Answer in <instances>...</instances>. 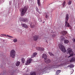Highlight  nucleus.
Wrapping results in <instances>:
<instances>
[{
  "label": "nucleus",
  "mask_w": 75,
  "mask_h": 75,
  "mask_svg": "<svg viewBox=\"0 0 75 75\" xmlns=\"http://www.w3.org/2000/svg\"><path fill=\"white\" fill-rule=\"evenodd\" d=\"M6 36H7V37H9V38H13V36H10L8 35H6Z\"/></svg>",
  "instance_id": "obj_25"
},
{
  "label": "nucleus",
  "mask_w": 75,
  "mask_h": 75,
  "mask_svg": "<svg viewBox=\"0 0 75 75\" xmlns=\"http://www.w3.org/2000/svg\"><path fill=\"white\" fill-rule=\"evenodd\" d=\"M20 62L18 61L16 64V65L17 67H18V66H19V65H20Z\"/></svg>",
  "instance_id": "obj_21"
},
{
  "label": "nucleus",
  "mask_w": 75,
  "mask_h": 75,
  "mask_svg": "<svg viewBox=\"0 0 75 75\" xmlns=\"http://www.w3.org/2000/svg\"><path fill=\"white\" fill-rule=\"evenodd\" d=\"M38 6H41V2H38Z\"/></svg>",
  "instance_id": "obj_26"
},
{
  "label": "nucleus",
  "mask_w": 75,
  "mask_h": 75,
  "mask_svg": "<svg viewBox=\"0 0 75 75\" xmlns=\"http://www.w3.org/2000/svg\"><path fill=\"white\" fill-rule=\"evenodd\" d=\"M20 20H21V21H23V22H27L28 21V20L27 18H20Z\"/></svg>",
  "instance_id": "obj_7"
},
{
  "label": "nucleus",
  "mask_w": 75,
  "mask_h": 75,
  "mask_svg": "<svg viewBox=\"0 0 75 75\" xmlns=\"http://www.w3.org/2000/svg\"><path fill=\"white\" fill-rule=\"evenodd\" d=\"M15 55H16V52L14 50H12L10 53V55L11 57L14 58L15 57Z\"/></svg>",
  "instance_id": "obj_4"
},
{
  "label": "nucleus",
  "mask_w": 75,
  "mask_h": 75,
  "mask_svg": "<svg viewBox=\"0 0 75 75\" xmlns=\"http://www.w3.org/2000/svg\"><path fill=\"white\" fill-rule=\"evenodd\" d=\"M28 9V8L27 7H26V6H25L23 8H22L21 10H20V12H21V16H23L25 15V13L27 12Z\"/></svg>",
  "instance_id": "obj_1"
},
{
  "label": "nucleus",
  "mask_w": 75,
  "mask_h": 75,
  "mask_svg": "<svg viewBox=\"0 0 75 75\" xmlns=\"http://www.w3.org/2000/svg\"><path fill=\"white\" fill-rule=\"evenodd\" d=\"M44 61H45V62H46V63H47V64L50 63V62L51 61V60L48 59H47L46 60H44Z\"/></svg>",
  "instance_id": "obj_12"
},
{
  "label": "nucleus",
  "mask_w": 75,
  "mask_h": 75,
  "mask_svg": "<svg viewBox=\"0 0 75 75\" xmlns=\"http://www.w3.org/2000/svg\"><path fill=\"white\" fill-rule=\"evenodd\" d=\"M69 54L70 56H69L68 58H69L71 57H72L74 54V52L72 51V50H70L69 51Z\"/></svg>",
  "instance_id": "obj_5"
},
{
  "label": "nucleus",
  "mask_w": 75,
  "mask_h": 75,
  "mask_svg": "<svg viewBox=\"0 0 75 75\" xmlns=\"http://www.w3.org/2000/svg\"><path fill=\"white\" fill-rule=\"evenodd\" d=\"M47 56L45 54H43L42 55V58L43 59L44 58L45 60H46V59H47Z\"/></svg>",
  "instance_id": "obj_11"
},
{
  "label": "nucleus",
  "mask_w": 75,
  "mask_h": 75,
  "mask_svg": "<svg viewBox=\"0 0 75 75\" xmlns=\"http://www.w3.org/2000/svg\"><path fill=\"white\" fill-rule=\"evenodd\" d=\"M21 61L23 64H24V62H25V59L24 58H22L21 59Z\"/></svg>",
  "instance_id": "obj_17"
},
{
  "label": "nucleus",
  "mask_w": 75,
  "mask_h": 75,
  "mask_svg": "<svg viewBox=\"0 0 75 75\" xmlns=\"http://www.w3.org/2000/svg\"><path fill=\"white\" fill-rule=\"evenodd\" d=\"M65 5V1H64L63 2V7H64Z\"/></svg>",
  "instance_id": "obj_27"
},
{
  "label": "nucleus",
  "mask_w": 75,
  "mask_h": 75,
  "mask_svg": "<svg viewBox=\"0 0 75 75\" xmlns=\"http://www.w3.org/2000/svg\"><path fill=\"white\" fill-rule=\"evenodd\" d=\"M37 11L39 13V14H41V12H40L39 11Z\"/></svg>",
  "instance_id": "obj_31"
},
{
  "label": "nucleus",
  "mask_w": 75,
  "mask_h": 75,
  "mask_svg": "<svg viewBox=\"0 0 75 75\" xmlns=\"http://www.w3.org/2000/svg\"><path fill=\"white\" fill-rule=\"evenodd\" d=\"M75 58L74 57L71 58V59L70 61V62H75Z\"/></svg>",
  "instance_id": "obj_18"
},
{
  "label": "nucleus",
  "mask_w": 75,
  "mask_h": 75,
  "mask_svg": "<svg viewBox=\"0 0 75 75\" xmlns=\"http://www.w3.org/2000/svg\"><path fill=\"white\" fill-rule=\"evenodd\" d=\"M31 61H32V59H29L28 60H27V62L25 63V65H27L30 64Z\"/></svg>",
  "instance_id": "obj_9"
},
{
  "label": "nucleus",
  "mask_w": 75,
  "mask_h": 75,
  "mask_svg": "<svg viewBox=\"0 0 75 75\" xmlns=\"http://www.w3.org/2000/svg\"><path fill=\"white\" fill-rule=\"evenodd\" d=\"M44 23V22H43V23Z\"/></svg>",
  "instance_id": "obj_35"
},
{
  "label": "nucleus",
  "mask_w": 75,
  "mask_h": 75,
  "mask_svg": "<svg viewBox=\"0 0 75 75\" xmlns=\"http://www.w3.org/2000/svg\"><path fill=\"white\" fill-rule=\"evenodd\" d=\"M37 1H38V3L39 2H40V0H37Z\"/></svg>",
  "instance_id": "obj_32"
},
{
  "label": "nucleus",
  "mask_w": 75,
  "mask_h": 75,
  "mask_svg": "<svg viewBox=\"0 0 75 75\" xmlns=\"http://www.w3.org/2000/svg\"><path fill=\"white\" fill-rule=\"evenodd\" d=\"M30 27L31 28H34L35 27V25H31Z\"/></svg>",
  "instance_id": "obj_22"
},
{
  "label": "nucleus",
  "mask_w": 75,
  "mask_h": 75,
  "mask_svg": "<svg viewBox=\"0 0 75 75\" xmlns=\"http://www.w3.org/2000/svg\"><path fill=\"white\" fill-rule=\"evenodd\" d=\"M67 67H69V68H70V65H69V66H67Z\"/></svg>",
  "instance_id": "obj_34"
},
{
  "label": "nucleus",
  "mask_w": 75,
  "mask_h": 75,
  "mask_svg": "<svg viewBox=\"0 0 75 75\" xmlns=\"http://www.w3.org/2000/svg\"><path fill=\"white\" fill-rule=\"evenodd\" d=\"M49 54L51 56H54V55L50 52H49Z\"/></svg>",
  "instance_id": "obj_23"
},
{
  "label": "nucleus",
  "mask_w": 75,
  "mask_h": 75,
  "mask_svg": "<svg viewBox=\"0 0 75 75\" xmlns=\"http://www.w3.org/2000/svg\"><path fill=\"white\" fill-rule=\"evenodd\" d=\"M62 34H63V35H65L67 34V32L65 31H63L62 32Z\"/></svg>",
  "instance_id": "obj_16"
},
{
  "label": "nucleus",
  "mask_w": 75,
  "mask_h": 75,
  "mask_svg": "<svg viewBox=\"0 0 75 75\" xmlns=\"http://www.w3.org/2000/svg\"><path fill=\"white\" fill-rule=\"evenodd\" d=\"M70 65V68H74V66L72 64H71Z\"/></svg>",
  "instance_id": "obj_28"
},
{
  "label": "nucleus",
  "mask_w": 75,
  "mask_h": 75,
  "mask_svg": "<svg viewBox=\"0 0 75 75\" xmlns=\"http://www.w3.org/2000/svg\"><path fill=\"white\" fill-rule=\"evenodd\" d=\"M61 72V71L60 70H57L56 72V75H58L60 73V72Z\"/></svg>",
  "instance_id": "obj_19"
},
{
  "label": "nucleus",
  "mask_w": 75,
  "mask_h": 75,
  "mask_svg": "<svg viewBox=\"0 0 75 75\" xmlns=\"http://www.w3.org/2000/svg\"><path fill=\"white\" fill-rule=\"evenodd\" d=\"M21 25L23 27H24L25 28H28V26L25 24H22Z\"/></svg>",
  "instance_id": "obj_14"
},
{
  "label": "nucleus",
  "mask_w": 75,
  "mask_h": 75,
  "mask_svg": "<svg viewBox=\"0 0 75 75\" xmlns=\"http://www.w3.org/2000/svg\"><path fill=\"white\" fill-rule=\"evenodd\" d=\"M52 66L51 65L47 66L45 67L44 69L42 70V71H46V70H47V69H49V68H52Z\"/></svg>",
  "instance_id": "obj_6"
},
{
  "label": "nucleus",
  "mask_w": 75,
  "mask_h": 75,
  "mask_svg": "<svg viewBox=\"0 0 75 75\" xmlns=\"http://www.w3.org/2000/svg\"><path fill=\"white\" fill-rule=\"evenodd\" d=\"M36 50L38 51H44V48L40 47H37Z\"/></svg>",
  "instance_id": "obj_8"
},
{
  "label": "nucleus",
  "mask_w": 75,
  "mask_h": 75,
  "mask_svg": "<svg viewBox=\"0 0 75 75\" xmlns=\"http://www.w3.org/2000/svg\"><path fill=\"white\" fill-rule=\"evenodd\" d=\"M39 38V37L38 35H35L33 36V38L34 41H37V40Z\"/></svg>",
  "instance_id": "obj_10"
},
{
  "label": "nucleus",
  "mask_w": 75,
  "mask_h": 75,
  "mask_svg": "<svg viewBox=\"0 0 75 75\" xmlns=\"http://www.w3.org/2000/svg\"><path fill=\"white\" fill-rule=\"evenodd\" d=\"M30 75H36L37 73L34 71L31 72L30 73Z\"/></svg>",
  "instance_id": "obj_15"
},
{
  "label": "nucleus",
  "mask_w": 75,
  "mask_h": 75,
  "mask_svg": "<svg viewBox=\"0 0 75 75\" xmlns=\"http://www.w3.org/2000/svg\"><path fill=\"white\" fill-rule=\"evenodd\" d=\"M73 41L74 42H75V39H73Z\"/></svg>",
  "instance_id": "obj_33"
},
{
  "label": "nucleus",
  "mask_w": 75,
  "mask_h": 75,
  "mask_svg": "<svg viewBox=\"0 0 75 75\" xmlns=\"http://www.w3.org/2000/svg\"><path fill=\"white\" fill-rule=\"evenodd\" d=\"M71 1H69V5H70V4H71Z\"/></svg>",
  "instance_id": "obj_30"
},
{
  "label": "nucleus",
  "mask_w": 75,
  "mask_h": 75,
  "mask_svg": "<svg viewBox=\"0 0 75 75\" xmlns=\"http://www.w3.org/2000/svg\"><path fill=\"white\" fill-rule=\"evenodd\" d=\"M37 55V53L36 52L34 53L31 56V58H34V57H35V56H36Z\"/></svg>",
  "instance_id": "obj_13"
},
{
  "label": "nucleus",
  "mask_w": 75,
  "mask_h": 75,
  "mask_svg": "<svg viewBox=\"0 0 75 75\" xmlns=\"http://www.w3.org/2000/svg\"><path fill=\"white\" fill-rule=\"evenodd\" d=\"M13 41L14 42H17V39H14L13 40Z\"/></svg>",
  "instance_id": "obj_24"
},
{
  "label": "nucleus",
  "mask_w": 75,
  "mask_h": 75,
  "mask_svg": "<svg viewBox=\"0 0 75 75\" xmlns=\"http://www.w3.org/2000/svg\"><path fill=\"white\" fill-rule=\"evenodd\" d=\"M59 47L63 52L64 53V52H66V49H65V47L64 46V45L61 44H59Z\"/></svg>",
  "instance_id": "obj_3"
},
{
  "label": "nucleus",
  "mask_w": 75,
  "mask_h": 75,
  "mask_svg": "<svg viewBox=\"0 0 75 75\" xmlns=\"http://www.w3.org/2000/svg\"><path fill=\"white\" fill-rule=\"evenodd\" d=\"M48 14H46V16H45V18H48Z\"/></svg>",
  "instance_id": "obj_29"
},
{
  "label": "nucleus",
  "mask_w": 75,
  "mask_h": 75,
  "mask_svg": "<svg viewBox=\"0 0 75 75\" xmlns=\"http://www.w3.org/2000/svg\"><path fill=\"white\" fill-rule=\"evenodd\" d=\"M66 21H65V26L66 27H69L70 26V25L68 23V20H69V15L68 14H67L66 16Z\"/></svg>",
  "instance_id": "obj_2"
},
{
  "label": "nucleus",
  "mask_w": 75,
  "mask_h": 75,
  "mask_svg": "<svg viewBox=\"0 0 75 75\" xmlns=\"http://www.w3.org/2000/svg\"><path fill=\"white\" fill-rule=\"evenodd\" d=\"M64 42L65 44H68L69 42V40H64Z\"/></svg>",
  "instance_id": "obj_20"
}]
</instances>
